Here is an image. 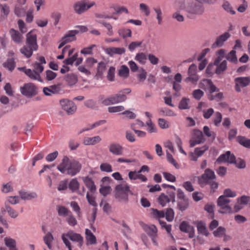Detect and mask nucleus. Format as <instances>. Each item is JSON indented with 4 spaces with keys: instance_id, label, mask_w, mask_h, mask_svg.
I'll list each match as a JSON object with an SVG mask.
<instances>
[{
    "instance_id": "1",
    "label": "nucleus",
    "mask_w": 250,
    "mask_h": 250,
    "mask_svg": "<svg viewBox=\"0 0 250 250\" xmlns=\"http://www.w3.org/2000/svg\"><path fill=\"white\" fill-rule=\"evenodd\" d=\"M57 168L62 173H66L71 176H74L80 171L82 165L78 161L70 160L67 156H64Z\"/></svg>"
},
{
    "instance_id": "2",
    "label": "nucleus",
    "mask_w": 250,
    "mask_h": 250,
    "mask_svg": "<svg viewBox=\"0 0 250 250\" xmlns=\"http://www.w3.org/2000/svg\"><path fill=\"white\" fill-rule=\"evenodd\" d=\"M39 62H35L32 63L33 69H27L25 67H19L18 69L23 72L30 79L33 80H38L42 82L40 74L43 71V64L46 62L43 56L39 58Z\"/></svg>"
},
{
    "instance_id": "3",
    "label": "nucleus",
    "mask_w": 250,
    "mask_h": 250,
    "mask_svg": "<svg viewBox=\"0 0 250 250\" xmlns=\"http://www.w3.org/2000/svg\"><path fill=\"white\" fill-rule=\"evenodd\" d=\"M221 162H228L229 164H235L236 167L240 169H243L246 167V163L245 161L240 159L239 162L237 163L234 155L232 154L229 151H228L226 153L221 155L216 161V163L219 164Z\"/></svg>"
},
{
    "instance_id": "4",
    "label": "nucleus",
    "mask_w": 250,
    "mask_h": 250,
    "mask_svg": "<svg viewBox=\"0 0 250 250\" xmlns=\"http://www.w3.org/2000/svg\"><path fill=\"white\" fill-rule=\"evenodd\" d=\"M129 192H130V189L128 185H118L115 188V198L120 202L127 203L128 201V193Z\"/></svg>"
},
{
    "instance_id": "5",
    "label": "nucleus",
    "mask_w": 250,
    "mask_h": 250,
    "mask_svg": "<svg viewBox=\"0 0 250 250\" xmlns=\"http://www.w3.org/2000/svg\"><path fill=\"white\" fill-rule=\"evenodd\" d=\"M186 11L191 18L201 16L205 12L203 4L197 2L189 3L186 7Z\"/></svg>"
},
{
    "instance_id": "6",
    "label": "nucleus",
    "mask_w": 250,
    "mask_h": 250,
    "mask_svg": "<svg viewBox=\"0 0 250 250\" xmlns=\"http://www.w3.org/2000/svg\"><path fill=\"white\" fill-rule=\"evenodd\" d=\"M95 5L96 3L94 1L90 2L88 0H81L75 2L73 5V8L76 14L81 15Z\"/></svg>"
},
{
    "instance_id": "7",
    "label": "nucleus",
    "mask_w": 250,
    "mask_h": 250,
    "mask_svg": "<svg viewBox=\"0 0 250 250\" xmlns=\"http://www.w3.org/2000/svg\"><path fill=\"white\" fill-rule=\"evenodd\" d=\"M230 200L225 199L224 196H219L217 200V205L219 208L218 212L221 214H229L232 212V209L229 205Z\"/></svg>"
},
{
    "instance_id": "8",
    "label": "nucleus",
    "mask_w": 250,
    "mask_h": 250,
    "mask_svg": "<svg viewBox=\"0 0 250 250\" xmlns=\"http://www.w3.org/2000/svg\"><path fill=\"white\" fill-rule=\"evenodd\" d=\"M127 99L126 95L119 91L118 93L112 95L102 101V104L104 105L113 104L125 102Z\"/></svg>"
},
{
    "instance_id": "9",
    "label": "nucleus",
    "mask_w": 250,
    "mask_h": 250,
    "mask_svg": "<svg viewBox=\"0 0 250 250\" xmlns=\"http://www.w3.org/2000/svg\"><path fill=\"white\" fill-rule=\"evenodd\" d=\"M215 179L216 176L214 171L207 168L205 170L204 173L201 177H198V182L201 187H203Z\"/></svg>"
},
{
    "instance_id": "10",
    "label": "nucleus",
    "mask_w": 250,
    "mask_h": 250,
    "mask_svg": "<svg viewBox=\"0 0 250 250\" xmlns=\"http://www.w3.org/2000/svg\"><path fill=\"white\" fill-rule=\"evenodd\" d=\"M21 93L27 98H31L38 93L36 86L33 83H27L20 88Z\"/></svg>"
},
{
    "instance_id": "11",
    "label": "nucleus",
    "mask_w": 250,
    "mask_h": 250,
    "mask_svg": "<svg viewBox=\"0 0 250 250\" xmlns=\"http://www.w3.org/2000/svg\"><path fill=\"white\" fill-rule=\"evenodd\" d=\"M60 103L62 108L69 115L73 114L77 110V106L73 102L68 99H62Z\"/></svg>"
},
{
    "instance_id": "12",
    "label": "nucleus",
    "mask_w": 250,
    "mask_h": 250,
    "mask_svg": "<svg viewBox=\"0 0 250 250\" xmlns=\"http://www.w3.org/2000/svg\"><path fill=\"white\" fill-rule=\"evenodd\" d=\"M25 44L28 48H32L34 51H36L38 49L37 35L32 34V31L28 32L26 35Z\"/></svg>"
},
{
    "instance_id": "13",
    "label": "nucleus",
    "mask_w": 250,
    "mask_h": 250,
    "mask_svg": "<svg viewBox=\"0 0 250 250\" xmlns=\"http://www.w3.org/2000/svg\"><path fill=\"white\" fill-rule=\"evenodd\" d=\"M235 83V89L240 92L241 91L240 87H246L250 84V76L245 77H237L234 79Z\"/></svg>"
},
{
    "instance_id": "14",
    "label": "nucleus",
    "mask_w": 250,
    "mask_h": 250,
    "mask_svg": "<svg viewBox=\"0 0 250 250\" xmlns=\"http://www.w3.org/2000/svg\"><path fill=\"white\" fill-rule=\"evenodd\" d=\"M205 141V139L204 138L202 132L199 130L195 129L194 136L189 142L190 146L192 147L196 145L204 143Z\"/></svg>"
},
{
    "instance_id": "15",
    "label": "nucleus",
    "mask_w": 250,
    "mask_h": 250,
    "mask_svg": "<svg viewBox=\"0 0 250 250\" xmlns=\"http://www.w3.org/2000/svg\"><path fill=\"white\" fill-rule=\"evenodd\" d=\"M61 86V83H58L49 87H45L43 88V93L47 96H50L53 94H58L62 90Z\"/></svg>"
},
{
    "instance_id": "16",
    "label": "nucleus",
    "mask_w": 250,
    "mask_h": 250,
    "mask_svg": "<svg viewBox=\"0 0 250 250\" xmlns=\"http://www.w3.org/2000/svg\"><path fill=\"white\" fill-rule=\"evenodd\" d=\"M109 151L113 155L119 156L123 153V147L118 143H112L108 146Z\"/></svg>"
},
{
    "instance_id": "17",
    "label": "nucleus",
    "mask_w": 250,
    "mask_h": 250,
    "mask_svg": "<svg viewBox=\"0 0 250 250\" xmlns=\"http://www.w3.org/2000/svg\"><path fill=\"white\" fill-rule=\"evenodd\" d=\"M230 37V34L229 32H225L223 34L220 35L216 38L215 42L212 44V48H215L222 46L224 42Z\"/></svg>"
},
{
    "instance_id": "18",
    "label": "nucleus",
    "mask_w": 250,
    "mask_h": 250,
    "mask_svg": "<svg viewBox=\"0 0 250 250\" xmlns=\"http://www.w3.org/2000/svg\"><path fill=\"white\" fill-rule=\"evenodd\" d=\"M66 236L71 241L78 242L80 247H81L83 245V237L79 233H75L73 231H69L66 233Z\"/></svg>"
},
{
    "instance_id": "19",
    "label": "nucleus",
    "mask_w": 250,
    "mask_h": 250,
    "mask_svg": "<svg viewBox=\"0 0 250 250\" xmlns=\"http://www.w3.org/2000/svg\"><path fill=\"white\" fill-rule=\"evenodd\" d=\"M179 228L181 231L188 233L189 238H193L194 236V227L189 225L186 222H182L180 225Z\"/></svg>"
},
{
    "instance_id": "20",
    "label": "nucleus",
    "mask_w": 250,
    "mask_h": 250,
    "mask_svg": "<svg viewBox=\"0 0 250 250\" xmlns=\"http://www.w3.org/2000/svg\"><path fill=\"white\" fill-rule=\"evenodd\" d=\"M9 34L12 40L15 43L20 44L23 42V37L18 30L11 28L9 30Z\"/></svg>"
},
{
    "instance_id": "21",
    "label": "nucleus",
    "mask_w": 250,
    "mask_h": 250,
    "mask_svg": "<svg viewBox=\"0 0 250 250\" xmlns=\"http://www.w3.org/2000/svg\"><path fill=\"white\" fill-rule=\"evenodd\" d=\"M1 211L3 212H7L12 218H16L19 215L18 212L11 208L7 202L4 203V207L1 208Z\"/></svg>"
},
{
    "instance_id": "22",
    "label": "nucleus",
    "mask_w": 250,
    "mask_h": 250,
    "mask_svg": "<svg viewBox=\"0 0 250 250\" xmlns=\"http://www.w3.org/2000/svg\"><path fill=\"white\" fill-rule=\"evenodd\" d=\"M83 181L85 186L92 193H94L96 190V187L94 181L90 177L88 176L83 177Z\"/></svg>"
},
{
    "instance_id": "23",
    "label": "nucleus",
    "mask_w": 250,
    "mask_h": 250,
    "mask_svg": "<svg viewBox=\"0 0 250 250\" xmlns=\"http://www.w3.org/2000/svg\"><path fill=\"white\" fill-rule=\"evenodd\" d=\"M102 138L100 136H96L93 137H85L83 139V144L85 146H94L100 143Z\"/></svg>"
},
{
    "instance_id": "24",
    "label": "nucleus",
    "mask_w": 250,
    "mask_h": 250,
    "mask_svg": "<svg viewBox=\"0 0 250 250\" xmlns=\"http://www.w3.org/2000/svg\"><path fill=\"white\" fill-rule=\"evenodd\" d=\"M79 33V31L75 30L69 31L64 37L62 38V41L67 43L75 41L76 40V35Z\"/></svg>"
},
{
    "instance_id": "25",
    "label": "nucleus",
    "mask_w": 250,
    "mask_h": 250,
    "mask_svg": "<svg viewBox=\"0 0 250 250\" xmlns=\"http://www.w3.org/2000/svg\"><path fill=\"white\" fill-rule=\"evenodd\" d=\"M196 227L199 233L201 234L206 236H208L209 234L205 222L200 221L195 223Z\"/></svg>"
},
{
    "instance_id": "26",
    "label": "nucleus",
    "mask_w": 250,
    "mask_h": 250,
    "mask_svg": "<svg viewBox=\"0 0 250 250\" xmlns=\"http://www.w3.org/2000/svg\"><path fill=\"white\" fill-rule=\"evenodd\" d=\"M125 49L123 47H109L106 49V53L112 56L115 54L122 55L125 53Z\"/></svg>"
},
{
    "instance_id": "27",
    "label": "nucleus",
    "mask_w": 250,
    "mask_h": 250,
    "mask_svg": "<svg viewBox=\"0 0 250 250\" xmlns=\"http://www.w3.org/2000/svg\"><path fill=\"white\" fill-rule=\"evenodd\" d=\"M24 4L17 1L14 9V13L17 16L21 17L25 15L26 9L22 6Z\"/></svg>"
},
{
    "instance_id": "28",
    "label": "nucleus",
    "mask_w": 250,
    "mask_h": 250,
    "mask_svg": "<svg viewBox=\"0 0 250 250\" xmlns=\"http://www.w3.org/2000/svg\"><path fill=\"white\" fill-rule=\"evenodd\" d=\"M142 227L145 231L151 237H155L156 235L157 229L155 226H149L145 224L143 225Z\"/></svg>"
},
{
    "instance_id": "29",
    "label": "nucleus",
    "mask_w": 250,
    "mask_h": 250,
    "mask_svg": "<svg viewBox=\"0 0 250 250\" xmlns=\"http://www.w3.org/2000/svg\"><path fill=\"white\" fill-rule=\"evenodd\" d=\"M64 80L68 85L71 86L75 85L77 83L78 78L76 75L70 73L66 75L64 77Z\"/></svg>"
},
{
    "instance_id": "30",
    "label": "nucleus",
    "mask_w": 250,
    "mask_h": 250,
    "mask_svg": "<svg viewBox=\"0 0 250 250\" xmlns=\"http://www.w3.org/2000/svg\"><path fill=\"white\" fill-rule=\"evenodd\" d=\"M34 51L32 48H28L26 44L20 49V53L26 58H30L32 56Z\"/></svg>"
},
{
    "instance_id": "31",
    "label": "nucleus",
    "mask_w": 250,
    "mask_h": 250,
    "mask_svg": "<svg viewBox=\"0 0 250 250\" xmlns=\"http://www.w3.org/2000/svg\"><path fill=\"white\" fill-rule=\"evenodd\" d=\"M237 141L243 146L250 148V139L244 136H238L236 138Z\"/></svg>"
},
{
    "instance_id": "32",
    "label": "nucleus",
    "mask_w": 250,
    "mask_h": 250,
    "mask_svg": "<svg viewBox=\"0 0 250 250\" xmlns=\"http://www.w3.org/2000/svg\"><path fill=\"white\" fill-rule=\"evenodd\" d=\"M5 245L8 247L10 250H17L16 241L11 238L6 237L4 239Z\"/></svg>"
},
{
    "instance_id": "33",
    "label": "nucleus",
    "mask_w": 250,
    "mask_h": 250,
    "mask_svg": "<svg viewBox=\"0 0 250 250\" xmlns=\"http://www.w3.org/2000/svg\"><path fill=\"white\" fill-rule=\"evenodd\" d=\"M216 68L215 69V73L219 75L225 71L227 68V62L226 61H223L218 65H215Z\"/></svg>"
},
{
    "instance_id": "34",
    "label": "nucleus",
    "mask_w": 250,
    "mask_h": 250,
    "mask_svg": "<svg viewBox=\"0 0 250 250\" xmlns=\"http://www.w3.org/2000/svg\"><path fill=\"white\" fill-rule=\"evenodd\" d=\"M85 235L86 240L90 242L91 245L95 244L96 243V237L88 229H85Z\"/></svg>"
},
{
    "instance_id": "35",
    "label": "nucleus",
    "mask_w": 250,
    "mask_h": 250,
    "mask_svg": "<svg viewBox=\"0 0 250 250\" xmlns=\"http://www.w3.org/2000/svg\"><path fill=\"white\" fill-rule=\"evenodd\" d=\"M19 194L21 199L23 200H31L37 197V194L34 193H28L24 191H19Z\"/></svg>"
},
{
    "instance_id": "36",
    "label": "nucleus",
    "mask_w": 250,
    "mask_h": 250,
    "mask_svg": "<svg viewBox=\"0 0 250 250\" xmlns=\"http://www.w3.org/2000/svg\"><path fill=\"white\" fill-rule=\"evenodd\" d=\"M129 73L128 68L125 65H122L118 71L119 75L124 78H127L129 76Z\"/></svg>"
},
{
    "instance_id": "37",
    "label": "nucleus",
    "mask_w": 250,
    "mask_h": 250,
    "mask_svg": "<svg viewBox=\"0 0 250 250\" xmlns=\"http://www.w3.org/2000/svg\"><path fill=\"white\" fill-rule=\"evenodd\" d=\"M3 67L12 71L16 66V63L13 58L8 59L3 63Z\"/></svg>"
},
{
    "instance_id": "38",
    "label": "nucleus",
    "mask_w": 250,
    "mask_h": 250,
    "mask_svg": "<svg viewBox=\"0 0 250 250\" xmlns=\"http://www.w3.org/2000/svg\"><path fill=\"white\" fill-rule=\"evenodd\" d=\"M57 210L58 215L60 216L66 217L70 212H71L64 206H57Z\"/></svg>"
},
{
    "instance_id": "39",
    "label": "nucleus",
    "mask_w": 250,
    "mask_h": 250,
    "mask_svg": "<svg viewBox=\"0 0 250 250\" xmlns=\"http://www.w3.org/2000/svg\"><path fill=\"white\" fill-rule=\"evenodd\" d=\"M79 183L76 178L72 179L69 183L68 188L73 192L76 191L79 188Z\"/></svg>"
},
{
    "instance_id": "40",
    "label": "nucleus",
    "mask_w": 250,
    "mask_h": 250,
    "mask_svg": "<svg viewBox=\"0 0 250 250\" xmlns=\"http://www.w3.org/2000/svg\"><path fill=\"white\" fill-rule=\"evenodd\" d=\"M222 6L227 13L232 15L235 14V11L233 9L231 4L228 1H224Z\"/></svg>"
},
{
    "instance_id": "41",
    "label": "nucleus",
    "mask_w": 250,
    "mask_h": 250,
    "mask_svg": "<svg viewBox=\"0 0 250 250\" xmlns=\"http://www.w3.org/2000/svg\"><path fill=\"white\" fill-rule=\"evenodd\" d=\"M54 240V237L50 232H47L43 237V240L49 249L51 248V243Z\"/></svg>"
},
{
    "instance_id": "42",
    "label": "nucleus",
    "mask_w": 250,
    "mask_h": 250,
    "mask_svg": "<svg viewBox=\"0 0 250 250\" xmlns=\"http://www.w3.org/2000/svg\"><path fill=\"white\" fill-rule=\"evenodd\" d=\"M226 59L230 62L234 63L237 62V58L236 55V51L234 50H231L226 57Z\"/></svg>"
},
{
    "instance_id": "43",
    "label": "nucleus",
    "mask_w": 250,
    "mask_h": 250,
    "mask_svg": "<svg viewBox=\"0 0 250 250\" xmlns=\"http://www.w3.org/2000/svg\"><path fill=\"white\" fill-rule=\"evenodd\" d=\"M226 229L223 227H219L213 232V235L216 237H221L225 235Z\"/></svg>"
},
{
    "instance_id": "44",
    "label": "nucleus",
    "mask_w": 250,
    "mask_h": 250,
    "mask_svg": "<svg viewBox=\"0 0 250 250\" xmlns=\"http://www.w3.org/2000/svg\"><path fill=\"white\" fill-rule=\"evenodd\" d=\"M208 149V146L205 145L201 147H196L194 149V154L197 157L201 156Z\"/></svg>"
},
{
    "instance_id": "45",
    "label": "nucleus",
    "mask_w": 250,
    "mask_h": 250,
    "mask_svg": "<svg viewBox=\"0 0 250 250\" xmlns=\"http://www.w3.org/2000/svg\"><path fill=\"white\" fill-rule=\"evenodd\" d=\"M120 36L122 37L123 39H125L126 37H131V31L129 29H121L118 31Z\"/></svg>"
},
{
    "instance_id": "46",
    "label": "nucleus",
    "mask_w": 250,
    "mask_h": 250,
    "mask_svg": "<svg viewBox=\"0 0 250 250\" xmlns=\"http://www.w3.org/2000/svg\"><path fill=\"white\" fill-rule=\"evenodd\" d=\"M158 201L160 204L164 207L167 203L170 202V199L168 196L166 195L164 193H162L158 198Z\"/></svg>"
},
{
    "instance_id": "47",
    "label": "nucleus",
    "mask_w": 250,
    "mask_h": 250,
    "mask_svg": "<svg viewBox=\"0 0 250 250\" xmlns=\"http://www.w3.org/2000/svg\"><path fill=\"white\" fill-rule=\"evenodd\" d=\"M189 99L183 98L179 104V108L180 109H187L189 108L188 105Z\"/></svg>"
},
{
    "instance_id": "48",
    "label": "nucleus",
    "mask_w": 250,
    "mask_h": 250,
    "mask_svg": "<svg viewBox=\"0 0 250 250\" xmlns=\"http://www.w3.org/2000/svg\"><path fill=\"white\" fill-rule=\"evenodd\" d=\"M178 207L180 210L184 211L188 207V202L187 198L182 199L178 202Z\"/></svg>"
},
{
    "instance_id": "49",
    "label": "nucleus",
    "mask_w": 250,
    "mask_h": 250,
    "mask_svg": "<svg viewBox=\"0 0 250 250\" xmlns=\"http://www.w3.org/2000/svg\"><path fill=\"white\" fill-rule=\"evenodd\" d=\"M66 217V220L70 226H75L77 225V220L72 215V212H70Z\"/></svg>"
},
{
    "instance_id": "50",
    "label": "nucleus",
    "mask_w": 250,
    "mask_h": 250,
    "mask_svg": "<svg viewBox=\"0 0 250 250\" xmlns=\"http://www.w3.org/2000/svg\"><path fill=\"white\" fill-rule=\"evenodd\" d=\"M151 214L156 218H163L165 216V212L163 210L159 211L157 209L151 208Z\"/></svg>"
},
{
    "instance_id": "51",
    "label": "nucleus",
    "mask_w": 250,
    "mask_h": 250,
    "mask_svg": "<svg viewBox=\"0 0 250 250\" xmlns=\"http://www.w3.org/2000/svg\"><path fill=\"white\" fill-rule=\"evenodd\" d=\"M135 59L142 64H145L146 62L147 58L144 53H137L135 56Z\"/></svg>"
},
{
    "instance_id": "52",
    "label": "nucleus",
    "mask_w": 250,
    "mask_h": 250,
    "mask_svg": "<svg viewBox=\"0 0 250 250\" xmlns=\"http://www.w3.org/2000/svg\"><path fill=\"white\" fill-rule=\"evenodd\" d=\"M165 216H166V218L167 221H172L173 220L174 216L173 210L171 208H167L165 212Z\"/></svg>"
},
{
    "instance_id": "53",
    "label": "nucleus",
    "mask_w": 250,
    "mask_h": 250,
    "mask_svg": "<svg viewBox=\"0 0 250 250\" xmlns=\"http://www.w3.org/2000/svg\"><path fill=\"white\" fill-rule=\"evenodd\" d=\"M236 196L235 191H232L230 188H227L224 190V194L220 196L225 197V199H228V197H234Z\"/></svg>"
},
{
    "instance_id": "54",
    "label": "nucleus",
    "mask_w": 250,
    "mask_h": 250,
    "mask_svg": "<svg viewBox=\"0 0 250 250\" xmlns=\"http://www.w3.org/2000/svg\"><path fill=\"white\" fill-rule=\"evenodd\" d=\"M205 82H206L207 84L208 85L209 88V92L210 93H212L214 92L219 91V89H218L215 85L213 83L212 81L209 79L205 80Z\"/></svg>"
},
{
    "instance_id": "55",
    "label": "nucleus",
    "mask_w": 250,
    "mask_h": 250,
    "mask_svg": "<svg viewBox=\"0 0 250 250\" xmlns=\"http://www.w3.org/2000/svg\"><path fill=\"white\" fill-rule=\"evenodd\" d=\"M100 168L102 171L106 172H111L112 171L111 166L107 163L101 164L100 166Z\"/></svg>"
},
{
    "instance_id": "56",
    "label": "nucleus",
    "mask_w": 250,
    "mask_h": 250,
    "mask_svg": "<svg viewBox=\"0 0 250 250\" xmlns=\"http://www.w3.org/2000/svg\"><path fill=\"white\" fill-rule=\"evenodd\" d=\"M45 73H46L45 79L48 81H51L55 79L57 76V75L56 73H55L50 70H46L45 72Z\"/></svg>"
},
{
    "instance_id": "57",
    "label": "nucleus",
    "mask_w": 250,
    "mask_h": 250,
    "mask_svg": "<svg viewBox=\"0 0 250 250\" xmlns=\"http://www.w3.org/2000/svg\"><path fill=\"white\" fill-rule=\"evenodd\" d=\"M222 120V115L219 112H216L214 115L213 122L215 126H218L219 125Z\"/></svg>"
},
{
    "instance_id": "58",
    "label": "nucleus",
    "mask_w": 250,
    "mask_h": 250,
    "mask_svg": "<svg viewBox=\"0 0 250 250\" xmlns=\"http://www.w3.org/2000/svg\"><path fill=\"white\" fill-rule=\"evenodd\" d=\"M99 23L103 25L104 27H105L107 30L108 32L107 33V35L109 36H111L113 35V32L112 31V26L109 23H106L104 21H98Z\"/></svg>"
},
{
    "instance_id": "59",
    "label": "nucleus",
    "mask_w": 250,
    "mask_h": 250,
    "mask_svg": "<svg viewBox=\"0 0 250 250\" xmlns=\"http://www.w3.org/2000/svg\"><path fill=\"white\" fill-rule=\"evenodd\" d=\"M105 66L106 64L104 62H99L97 68V75H98L99 76L102 75L103 72L105 70Z\"/></svg>"
},
{
    "instance_id": "60",
    "label": "nucleus",
    "mask_w": 250,
    "mask_h": 250,
    "mask_svg": "<svg viewBox=\"0 0 250 250\" xmlns=\"http://www.w3.org/2000/svg\"><path fill=\"white\" fill-rule=\"evenodd\" d=\"M125 109V107L122 105L109 107L108 111L110 113H115L122 111Z\"/></svg>"
},
{
    "instance_id": "61",
    "label": "nucleus",
    "mask_w": 250,
    "mask_h": 250,
    "mask_svg": "<svg viewBox=\"0 0 250 250\" xmlns=\"http://www.w3.org/2000/svg\"><path fill=\"white\" fill-rule=\"evenodd\" d=\"M96 46V45L92 44L88 47H85L81 51V53L84 55H92V49Z\"/></svg>"
},
{
    "instance_id": "62",
    "label": "nucleus",
    "mask_w": 250,
    "mask_h": 250,
    "mask_svg": "<svg viewBox=\"0 0 250 250\" xmlns=\"http://www.w3.org/2000/svg\"><path fill=\"white\" fill-rule=\"evenodd\" d=\"M192 95L195 99L199 100L203 96L204 92L200 89H196L193 91Z\"/></svg>"
},
{
    "instance_id": "63",
    "label": "nucleus",
    "mask_w": 250,
    "mask_h": 250,
    "mask_svg": "<svg viewBox=\"0 0 250 250\" xmlns=\"http://www.w3.org/2000/svg\"><path fill=\"white\" fill-rule=\"evenodd\" d=\"M111 191V188L109 186H106L101 188L100 189V192L104 196H106L109 194Z\"/></svg>"
},
{
    "instance_id": "64",
    "label": "nucleus",
    "mask_w": 250,
    "mask_h": 250,
    "mask_svg": "<svg viewBox=\"0 0 250 250\" xmlns=\"http://www.w3.org/2000/svg\"><path fill=\"white\" fill-rule=\"evenodd\" d=\"M197 66L194 63L191 64L188 69V74L189 76L196 75Z\"/></svg>"
}]
</instances>
